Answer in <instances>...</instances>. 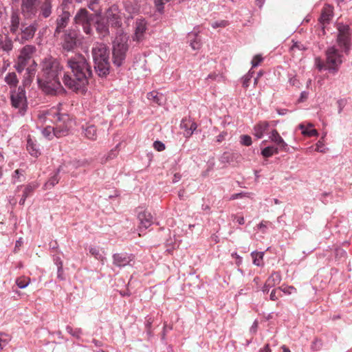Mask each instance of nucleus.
Wrapping results in <instances>:
<instances>
[{"label":"nucleus","mask_w":352,"mask_h":352,"mask_svg":"<svg viewBox=\"0 0 352 352\" xmlns=\"http://www.w3.org/2000/svg\"><path fill=\"white\" fill-rule=\"evenodd\" d=\"M67 67L70 72H64L63 82L74 91L84 90L92 76L91 65L81 54H76L67 60Z\"/></svg>","instance_id":"nucleus-1"},{"label":"nucleus","mask_w":352,"mask_h":352,"mask_svg":"<svg viewBox=\"0 0 352 352\" xmlns=\"http://www.w3.org/2000/svg\"><path fill=\"white\" fill-rule=\"evenodd\" d=\"M41 71L37 76L39 87L47 95L64 94L65 90L61 85L59 76L63 70L60 61L52 56L45 58L41 63Z\"/></svg>","instance_id":"nucleus-2"},{"label":"nucleus","mask_w":352,"mask_h":352,"mask_svg":"<svg viewBox=\"0 0 352 352\" xmlns=\"http://www.w3.org/2000/svg\"><path fill=\"white\" fill-rule=\"evenodd\" d=\"M49 119L54 124V126H47L42 131L46 138L51 140L53 136L61 138L66 136L72 127V120L69 114L60 112V109H52L47 113Z\"/></svg>","instance_id":"nucleus-3"},{"label":"nucleus","mask_w":352,"mask_h":352,"mask_svg":"<svg viewBox=\"0 0 352 352\" xmlns=\"http://www.w3.org/2000/svg\"><path fill=\"white\" fill-rule=\"evenodd\" d=\"M94 69L100 77H105L109 73V52L106 45L96 43L91 50Z\"/></svg>","instance_id":"nucleus-4"},{"label":"nucleus","mask_w":352,"mask_h":352,"mask_svg":"<svg viewBox=\"0 0 352 352\" xmlns=\"http://www.w3.org/2000/svg\"><path fill=\"white\" fill-rule=\"evenodd\" d=\"M128 38L126 35L116 36L113 42V63L116 67L123 65L129 50Z\"/></svg>","instance_id":"nucleus-5"},{"label":"nucleus","mask_w":352,"mask_h":352,"mask_svg":"<svg viewBox=\"0 0 352 352\" xmlns=\"http://www.w3.org/2000/svg\"><path fill=\"white\" fill-rule=\"evenodd\" d=\"M60 40V45L63 52H73L80 44L79 32L74 28H69L63 31Z\"/></svg>","instance_id":"nucleus-6"},{"label":"nucleus","mask_w":352,"mask_h":352,"mask_svg":"<svg viewBox=\"0 0 352 352\" xmlns=\"http://www.w3.org/2000/svg\"><path fill=\"white\" fill-rule=\"evenodd\" d=\"M95 14L89 13L85 8H80L74 16V22L76 25L82 28L86 34H91L92 24L94 23Z\"/></svg>","instance_id":"nucleus-7"},{"label":"nucleus","mask_w":352,"mask_h":352,"mask_svg":"<svg viewBox=\"0 0 352 352\" xmlns=\"http://www.w3.org/2000/svg\"><path fill=\"white\" fill-rule=\"evenodd\" d=\"M342 63V55L335 47H329L326 52L327 70L331 73L338 72Z\"/></svg>","instance_id":"nucleus-8"},{"label":"nucleus","mask_w":352,"mask_h":352,"mask_svg":"<svg viewBox=\"0 0 352 352\" xmlns=\"http://www.w3.org/2000/svg\"><path fill=\"white\" fill-rule=\"evenodd\" d=\"M12 106L19 109L20 114L23 115L26 111V96L23 88L19 87L16 91H12L10 96Z\"/></svg>","instance_id":"nucleus-9"},{"label":"nucleus","mask_w":352,"mask_h":352,"mask_svg":"<svg viewBox=\"0 0 352 352\" xmlns=\"http://www.w3.org/2000/svg\"><path fill=\"white\" fill-rule=\"evenodd\" d=\"M38 28L36 22H34L28 26L21 25V29L16 34L15 41H18L20 43H24L32 39Z\"/></svg>","instance_id":"nucleus-10"},{"label":"nucleus","mask_w":352,"mask_h":352,"mask_svg":"<svg viewBox=\"0 0 352 352\" xmlns=\"http://www.w3.org/2000/svg\"><path fill=\"white\" fill-rule=\"evenodd\" d=\"M107 22L112 27L116 28H120L122 25V13L118 6L113 4L110 6L105 13Z\"/></svg>","instance_id":"nucleus-11"},{"label":"nucleus","mask_w":352,"mask_h":352,"mask_svg":"<svg viewBox=\"0 0 352 352\" xmlns=\"http://www.w3.org/2000/svg\"><path fill=\"white\" fill-rule=\"evenodd\" d=\"M39 3L40 0H22L21 8L23 16L27 19L36 16L38 11Z\"/></svg>","instance_id":"nucleus-12"},{"label":"nucleus","mask_w":352,"mask_h":352,"mask_svg":"<svg viewBox=\"0 0 352 352\" xmlns=\"http://www.w3.org/2000/svg\"><path fill=\"white\" fill-rule=\"evenodd\" d=\"M112 258L113 264L120 268L127 265H132L131 263H134L135 256L133 254L120 252L113 254Z\"/></svg>","instance_id":"nucleus-13"},{"label":"nucleus","mask_w":352,"mask_h":352,"mask_svg":"<svg viewBox=\"0 0 352 352\" xmlns=\"http://www.w3.org/2000/svg\"><path fill=\"white\" fill-rule=\"evenodd\" d=\"M70 13L67 10H63L61 14H59L56 20V29L54 32L55 37H59V34L65 31V28L67 26Z\"/></svg>","instance_id":"nucleus-14"},{"label":"nucleus","mask_w":352,"mask_h":352,"mask_svg":"<svg viewBox=\"0 0 352 352\" xmlns=\"http://www.w3.org/2000/svg\"><path fill=\"white\" fill-rule=\"evenodd\" d=\"M147 29V23L145 19L140 18L135 21V33L133 40L136 42H141L144 38V34Z\"/></svg>","instance_id":"nucleus-15"},{"label":"nucleus","mask_w":352,"mask_h":352,"mask_svg":"<svg viewBox=\"0 0 352 352\" xmlns=\"http://www.w3.org/2000/svg\"><path fill=\"white\" fill-rule=\"evenodd\" d=\"M138 219L139 221V228L140 230L147 229L153 223V216L146 210L139 211L138 213Z\"/></svg>","instance_id":"nucleus-16"},{"label":"nucleus","mask_w":352,"mask_h":352,"mask_svg":"<svg viewBox=\"0 0 352 352\" xmlns=\"http://www.w3.org/2000/svg\"><path fill=\"white\" fill-rule=\"evenodd\" d=\"M21 25L24 24L21 22V17L19 12L16 11H12L10 17V32L16 35L20 30Z\"/></svg>","instance_id":"nucleus-17"},{"label":"nucleus","mask_w":352,"mask_h":352,"mask_svg":"<svg viewBox=\"0 0 352 352\" xmlns=\"http://www.w3.org/2000/svg\"><path fill=\"white\" fill-rule=\"evenodd\" d=\"M269 138L272 142L276 144L280 151H288L289 148L287 144L284 141L276 129L272 130Z\"/></svg>","instance_id":"nucleus-18"},{"label":"nucleus","mask_w":352,"mask_h":352,"mask_svg":"<svg viewBox=\"0 0 352 352\" xmlns=\"http://www.w3.org/2000/svg\"><path fill=\"white\" fill-rule=\"evenodd\" d=\"M27 150L29 153L34 157H38L41 154L39 145L37 144L36 140L32 139L30 135L27 140Z\"/></svg>","instance_id":"nucleus-19"},{"label":"nucleus","mask_w":352,"mask_h":352,"mask_svg":"<svg viewBox=\"0 0 352 352\" xmlns=\"http://www.w3.org/2000/svg\"><path fill=\"white\" fill-rule=\"evenodd\" d=\"M125 11L129 14V17L138 14L140 11V4L137 0H126L124 4Z\"/></svg>","instance_id":"nucleus-20"},{"label":"nucleus","mask_w":352,"mask_h":352,"mask_svg":"<svg viewBox=\"0 0 352 352\" xmlns=\"http://www.w3.org/2000/svg\"><path fill=\"white\" fill-rule=\"evenodd\" d=\"M52 13V0H44L39 8V16L47 19Z\"/></svg>","instance_id":"nucleus-21"},{"label":"nucleus","mask_w":352,"mask_h":352,"mask_svg":"<svg viewBox=\"0 0 352 352\" xmlns=\"http://www.w3.org/2000/svg\"><path fill=\"white\" fill-rule=\"evenodd\" d=\"M30 61L32 62V65H36L35 61L34 60H32V58H25L19 55L16 63L14 65V68L18 73H21L25 69V67L30 63Z\"/></svg>","instance_id":"nucleus-22"},{"label":"nucleus","mask_w":352,"mask_h":352,"mask_svg":"<svg viewBox=\"0 0 352 352\" xmlns=\"http://www.w3.org/2000/svg\"><path fill=\"white\" fill-rule=\"evenodd\" d=\"M333 17V7L327 5L325 6L321 12V15L320 17V22L322 25L329 23L330 21Z\"/></svg>","instance_id":"nucleus-23"},{"label":"nucleus","mask_w":352,"mask_h":352,"mask_svg":"<svg viewBox=\"0 0 352 352\" xmlns=\"http://www.w3.org/2000/svg\"><path fill=\"white\" fill-rule=\"evenodd\" d=\"M95 22L96 31L102 36H105L109 34V25L108 22L102 18L97 19Z\"/></svg>","instance_id":"nucleus-24"},{"label":"nucleus","mask_w":352,"mask_h":352,"mask_svg":"<svg viewBox=\"0 0 352 352\" xmlns=\"http://www.w3.org/2000/svg\"><path fill=\"white\" fill-rule=\"evenodd\" d=\"M241 157L237 153L225 152L221 155L220 161L223 164H231L236 161V163L240 162Z\"/></svg>","instance_id":"nucleus-25"},{"label":"nucleus","mask_w":352,"mask_h":352,"mask_svg":"<svg viewBox=\"0 0 352 352\" xmlns=\"http://www.w3.org/2000/svg\"><path fill=\"white\" fill-rule=\"evenodd\" d=\"M270 124L267 121H261L256 124L254 127V135L261 139L263 138L264 133L267 131Z\"/></svg>","instance_id":"nucleus-26"},{"label":"nucleus","mask_w":352,"mask_h":352,"mask_svg":"<svg viewBox=\"0 0 352 352\" xmlns=\"http://www.w3.org/2000/svg\"><path fill=\"white\" fill-rule=\"evenodd\" d=\"M198 32H191L188 34V41L192 50H196L200 49L201 46V38L198 36Z\"/></svg>","instance_id":"nucleus-27"},{"label":"nucleus","mask_w":352,"mask_h":352,"mask_svg":"<svg viewBox=\"0 0 352 352\" xmlns=\"http://www.w3.org/2000/svg\"><path fill=\"white\" fill-rule=\"evenodd\" d=\"M282 280L280 273L279 272H274L271 274V275L267 278L265 282L267 283L268 285H270L272 287H274L280 284Z\"/></svg>","instance_id":"nucleus-28"},{"label":"nucleus","mask_w":352,"mask_h":352,"mask_svg":"<svg viewBox=\"0 0 352 352\" xmlns=\"http://www.w3.org/2000/svg\"><path fill=\"white\" fill-rule=\"evenodd\" d=\"M0 47L3 51L9 53L13 48L12 40L9 36H6L4 38L0 39Z\"/></svg>","instance_id":"nucleus-29"},{"label":"nucleus","mask_w":352,"mask_h":352,"mask_svg":"<svg viewBox=\"0 0 352 352\" xmlns=\"http://www.w3.org/2000/svg\"><path fill=\"white\" fill-rule=\"evenodd\" d=\"M82 130L85 136L91 140H95L97 138L96 129L94 125H89L87 127L84 128L82 126Z\"/></svg>","instance_id":"nucleus-30"},{"label":"nucleus","mask_w":352,"mask_h":352,"mask_svg":"<svg viewBox=\"0 0 352 352\" xmlns=\"http://www.w3.org/2000/svg\"><path fill=\"white\" fill-rule=\"evenodd\" d=\"M4 80L10 88H15L19 83V80L14 72H9L6 76Z\"/></svg>","instance_id":"nucleus-31"},{"label":"nucleus","mask_w":352,"mask_h":352,"mask_svg":"<svg viewBox=\"0 0 352 352\" xmlns=\"http://www.w3.org/2000/svg\"><path fill=\"white\" fill-rule=\"evenodd\" d=\"M313 127L311 124H308L307 126H305L304 124H300L299 125V128L302 131V133L304 135H307L308 137L316 136L318 135V131L314 129H311Z\"/></svg>","instance_id":"nucleus-32"},{"label":"nucleus","mask_w":352,"mask_h":352,"mask_svg":"<svg viewBox=\"0 0 352 352\" xmlns=\"http://www.w3.org/2000/svg\"><path fill=\"white\" fill-rule=\"evenodd\" d=\"M338 43L341 47H344L345 50H349V35L346 33L338 34Z\"/></svg>","instance_id":"nucleus-33"},{"label":"nucleus","mask_w":352,"mask_h":352,"mask_svg":"<svg viewBox=\"0 0 352 352\" xmlns=\"http://www.w3.org/2000/svg\"><path fill=\"white\" fill-rule=\"evenodd\" d=\"M62 166H60L59 168L57 169L56 173L51 177L49 180L45 184V187L47 189H51L53 188L56 184L58 183L59 177H58V173L61 170Z\"/></svg>","instance_id":"nucleus-34"},{"label":"nucleus","mask_w":352,"mask_h":352,"mask_svg":"<svg viewBox=\"0 0 352 352\" xmlns=\"http://www.w3.org/2000/svg\"><path fill=\"white\" fill-rule=\"evenodd\" d=\"M36 186L32 184L27 185L23 190L22 197L19 201L20 205H24L26 199L31 195V193L36 188Z\"/></svg>","instance_id":"nucleus-35"},{"label":"nucleus","mask_w":352,"mask_h":352,"mask_svg":"<svg viewBox=\"0 0 352 352\" xmlns=\"http://www.w3.org/2000/svg\"><path fill=\"white\" fill-rule=\"evenodd\" d=\"M278 150H280L278 147L268 146L261 151V155L265 157H270L273 155L278 154Z\"/></svg>","instance_id":"nucleus-36"},{"label":"nucleus","mask_w":352,"mask_h":352,"mask_svg":"<svg viewBox=\"0 0 352 352\" xmlns=\"http://www.w3.org/2000/svg\"><path fill=\"white\" fill-rule=\"evenodd\" d=\"M264 252L254 251L251 253L254 265L256 266L263 265V258Z\"/></svg>","instance_id":"nucleus-37"},{"label":"nucleus","mask_w":352,"mask_h":352,"mask_svg":"<svg viewBox=\"0 0 352 352\" xmlns=\"http://www.w3.org/2000/svg\"><path fill=\"white\" fill-rule=\"evenodd\" d=\"M163 98L162 94H160L159 93L153 91L147 94V98L149 100L153 101L158 104H161L162 99Z\"/></svg>","instance_id":"nucleus-38"},{"label":"nucleus","mask_w":352,"mask_h":352,"mask_svg":"<svg viewBox=\"0 0 352 352\" xmlns=\"http://www.w3.org/2000/svg\"><path fill=\"white\" fill-rule=\"evenodd\" d=\"M89 253L95 257L96 259L104 262L105 257L100 253V249L96 247H90Z\"/></svg>","instance_id":"nucleus-39"},{"label":"nucleus","mask_w":352,"mask_h":352,"mask_svg":"<svg viewBox=\"0 0 352 352\" xmlns=\"http://www.w3.org/2000/svg\"><path fill=\"white\" fill-rule=\"evenodd\" d=\"M35 51V47L32 45H26L21 50L20 52V56H22L25 58H31V54L34 53Z\"/></svg>","instance_id":"nucleus-40"},{"label":"nucleus","mask_w":352,"mask_h":352,"mask_svg":"<svg viewBox=\"0 0 352 352\" xmlns=\"http://www.w3.org/2000/svg\"><path fill=\"white\" fill-rule=\"evenodd\" d=\"M100 0H89L88 8L96 13H100L99 3Z\"/></svg>","instance_id":"nucleus-41"},{"label":"nucleus","mask_w":352,"mask_h":352,"mask_svg":"<svg viewBox=\"0 0 352 352\" xmlns=\"http://www.w3.org/2000/svg\"><path fill=\"white\" fill-rule=\"evenodd\" d=\"M30 283V279L27 277H20L16 280V285L21 289H24L28 287Z\"/></svg>","instance_id":"nucleus-42"},{"label":"nucleus","mask_w":352,"mask_h":352,"mask_svg":"<svg viewBox=\"0 0 352 352\" xmlns=\"http://www.w3.org/2000/svg\"><path fill=\"white\" fill-rule=\"evenodd\" d=\"M188 124H189V129H188L187 133H184V136L186 138H190L197 128V123L195 122H194L193 120H191V122H188Z\"/></svg>","instance_id":"nucleus-43"},{"label":"nucleus","mask_w":352,"mask_h":352,"mask_svg":"<svg viewBox=\"0 0 352 352\" xmlns=\"http://www.w3.org/2000/svg\"><path fill=\"white\" fill-rule=\"evenodd\" d=\"M10 340V337L9 335L0 333V349H3V347L9 342Z\"/></svg>","instance_id":"nucleus-44"},{"label":"nucleus","mask_w":352,"mask_h":352,"mask_svg":"<svg viewBox=\"0 0 352 352\" xmlns=\"http://www.w3.org/2000/svg\"><path fill=\"white\" fill-rule=\"evenodd\" d=\"M66 331L72 336L76 338H80V335L82 334L81 329L77 328L74 330L72 327L69 325L66 327Z\"/></svg>","instance_id":"nucleus-45"},{"label":"nucleus","mask_w":352,"mask_h":352,"mask_svg":"<svg viewBox=\"0 0 352 352\" xmlns=\"http://www.w3.org/2000/svg\"><path fill=\"white\" fill-rule=\"evenodd\" d=\"M170 0H155V5L156 6L157 10L162 13L164 11V6L166 3L169 2Z\"/></svg>","instance_id":"nucleus-46"},{"label":"nucleus","mask_w":352,"mask_h":352,"mask_svg":"<svg viewBox=\"0 0 352 352\" xmlns=\"http://www.w3.org/2000/svg\"><path fill=\"white\" fill-rule=\"evenodd\" d=\"M118 146L119 144H118L116 146H115V148H113V149H111L107 154V157H106V159H105V162L106 161H108L109 160H113L114 159L118 154Z\"/></svg>","instance_id":"nucleus-47"},{"label":"nucleus","mask_w":352,"mask_h":352,"mask_svg":"<svg viewBox=\"0 0 352 352\" xmlns=\"http://www.w3.org/2000/svg\"><path fill=\"white\" fill-rule=\"evenodd\" d=\"M240 139H241V140H240L241 144L244 146H249L252 143V138L248 135H241Z\"/></svg>","instance_id":"nucleus-48"},{"label":"nucleus","mask_w":352,"mask_h":352,"mask_svg":"<svg viewBox=\"0 0 352 352\" xmlns=\"http://www.w3.org/2000/svg\"><path fill=\"white\" fill-rule=\"evenodd\" d=\"M315 65L319 71L327 69V63H324L322 59L319 57L315 58Z\"/></svg>","instance_id":"nucleus-49"},{"label":"nucleus","mask_w":352,"mask_h":352,"mask_svg":"<svg viewBox=\"0 0 352 352\" xmlns=\"http://www.w3.org/2000/svg\"><path fill=\"white\" fill-rule=\"evenodd\" d=\"M23 170L17 169L14 172V174L12 175L13 182L16 183L18 182H21L20 179L21 177H23Z\"/></svg>","instance_id":"nucleus-50"},{"label":"nucleus","mask_w":352,"mask_h":352,"mask_svg":"<svg viewBox=\"0 0 352 352\" xmlns=\"http://www.w3.org/2000/svg\"><path fill=\"white\" fill-rule=\"evenodd\" d=\"M191 119L190 118H184L182 120L180 127L183 129H184L185 132H188V129H189V124L188 122H191Z\"/></svg>","instance_id":"nucleus-51"},{"label":"nucleus","mask_w":352,"mask_h":352,"mask_svg":"<svg viewBox=\"0 0 352 352\" xmlns=\"http://www.w3.org/2000/svg\"><path fill=\"white\" fill-rule=\"evenodd\" d=\"M279 290L282 291L283 293L286 294H291L293 292H296V289L293 286H287V287H279L278 288Z\"/></svg>","instance_id":"nucleus-52"},{"label":"nucleus","mask_w":352,"mask_h":352,"mask_svg":"<svg viewBox=\"0 0 352 352\" xmlns=\"http://www.w3.org/2000/svg\"><path fill=\"white\" fill-rule=\"evenodd\" d=\"M263 60V57L260 54H257L254 56L252 60V67H257Z\"/></svg>","instance_id":"nucleus-53"},{"label":"nucleus","mask_w":352,"mask_h":352,"mask_svg":"<svg viewBox=\"0 0 352 352\" xmlns=\"http://www.w3.org/2000/svg\"><path fill=\"white\" fill-rule=\"evenodd\" d=\"M272 223L267 221H262L259 224L257 225V228L261 230L263 233L266 232V228L267 226H272Z\"/></svg>","instance_id":"nucleus-54"},{"label":"nucleus","mask_w":352,"mask_h":352,"mask_svg":"<svg viewBox=\"0 0 352 352\" xmlns=\"http://www.w3.org/2000/svg\"><path fill=\"white\" fill-rule=\"evenodd\" d=\"M228 25V22L225 20H221L220 21H215L211 24L213 28H217L219 27L224 28Z\"/></svg>","instance_id":"nucleus-55"},{"label":"nucleus","mask_w":352,"mask_h":352,"mask_svg":"<svg viewBox=\"0 0 352 352\" xmlns=\"http://www.w3.org/2000/svg\"><path fill=\"white\" fill-rule=\"evenodd\" d=\"M296 49L298 50H300V51H302V50H305L306 47L300 42L296 41V42H294V44L291 47V50H294Z\"/></svg>","instance_id":"nucleus-56"},{"label":"nucleus","mask_w":352,"mask_h":352,"mask_svg":"<svg viewBox=\"0 0 352 352\" xmlns=\"http://www.w3.org/2000/svg\"><path fill=\"white\" fill-rule=\"evenodd\" d=\"M153 147L157 151H162L165 149V144L160 141H155L153 143Z\"/></svg>","instance_id":"nucleus-57"},{"label":"nucleus","mask_w":352,"mask_h":352,"mask_svg":"<svg viewBox=\"0 0 352 352\" xmlns=\"http://www.w3.org/2000/svg\"><path fill=\"white\" fill-rule=\"evenodd\" d=\"M53 261L54 264L57 266V268L63 267V261L59 255H53Z\"/></svg>","instance_id":"nucleus-58"},{"label":"nucleus","mask_w":352,"mask_h":352,"mask_svg":"<svg viewBox=\"0 0 352 352\" xmlns=\"http://www.w3.org/2000/svg\"><path fill=\"white\" fill-rule=\"evenodd\" d=\"M349 28L348 25H344L342 24L338 26V34L346 33L349 34Z\"/></svg>","instance_id":"nucleus-59"},{"label":"nucleus","mask_w":352,"mask_h":352,"mask_svg":"<svg viewBox=\"0 0 352 352\" xmlns=\"http://www.w3.org/2000/svg\"><path fill=\"white\" fill-rule=\"evenodd\" d=\"M252 78H250L249 76L245 75L242 78V84L243 87L245 88H248L250 85V81Z\"/></svg>","instance_id":"nucleus-60"},{"label":"nucleus","mask_w":352,"mask_h":352,"mask_svg":"<svg viewBox=\"0 0 352 352\" xmlns=\"http://www.w3.org/2000/svg\"><path fill=\"white\" fill-rule=\"evenodd\" d=\"M227 135L228 133L226 131L221 132L219 135L217 136V142L219 143L223 142L225 140Z\"/></svg>","instance_id":"nucleus-61"},{"label":"nucleus","mask_w":352,"mask_h":352,"mask_svg":"<svg viewBox=\"0 0 352 352\" xmlns=\"http://www.w3.org/2000/svg\"><path fill=\"white\" fill-rule=\"evenodd\" d=\"M309 93L307 91H302L298 99V102H302L308 98Z\"/></svg>","instance_id":"nucleus-62"},{"label":"nucleus","mask_w":352,"mask_h":352,"mask_svg":"<svg viewBox=\"0 0 352 352\" xmlns=\"http://www.w3.org/2000/svg\"><path fill=\"white\" fill-rule=\"evenodd\" d=\"M232 217L233 220H236L238 222V223L240 225H243L245 223L244 217L243 216L238 217L235 214H232Z\"/></svg>","instance_id":"nucleus-63"},{"label":"nucleus","mask_w":352,"mask_h":352,"mask_svg":"<svg viewBox=\"0 0 352 352\" xmlns=\"http://www.w3.org/2000/svg\"><path fill=\"white\" fill-rule=\"evenodd\" d=\"M257 329H258V322H257V320H254V322H253L252 325L251 326V327L250 329V333L255 334L257 331Z\"/></svg>","instance_id":"nucleus-64"}]
</instances>
